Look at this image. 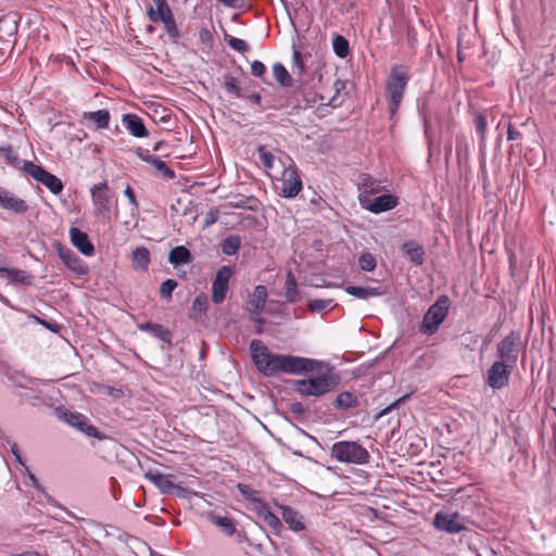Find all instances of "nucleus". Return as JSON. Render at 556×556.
I'll return each mask as SVG.
<instances>
[{
	"instance_id": "nucleus-6",
	"label": "nucleus",
	"mask_w": 556,
	"mask_h": 556,
	"mask_svg": "<svg viewBox=\"0 0 556 556\" xmlns=\"http://www.w3.org/2000/svg\"><path fill=\"white\" fill-rule=\"evenodd\" d=\"M54 413L61 421L71 426L72 428L77 429L87 437L96 438L99 440H104L106 438L104 433H102L94 426L89 424V419L85 415L78 412H72L61 405L55 407Z\"/></svg>"
},
{
	"instance_id": "nucleus-52",
	"label": "nucleus",
	"mask_w": 556,
	"mask_h": 556,
	"mask_svg": "<svg viewBox=\"0 0 556 556\" xmlns=\"http://www.w3.org/2000/svg\"><path fill=\"white\" fill-rule=\"evenodd\" d=\"M304 61L302 53L299 50L293 51L292 55V71L295 73L298 71V74L301 75L304 72Z\"/></svg>"
},
{
	"instance_id": "nucleus-28",
	"label": "nucleus",
	"mask_w": 556,
	"mask_h": 556,
	"mask_svg": "<svg viewBox=\"0 0 556 556\" xmlns=\"http://www.w3.org/2000/svg\"><path fill=\"white\" fill-rule=\"evenodd\" d=\"M150 21L153 23L162 22L164 24L165 31L167 33V35L174 42H176L178 40V38L180 37V34H179V30H178V27H177V24H176V21H175V17H174L172 11H169L168 13H164L162 15V18H155V20H150Z\"/></svg>"
},
{
	"instance_id": "nucleus-59",
	"label": "nucleus",
	"mask_w": 556,
	"mask_h": 556,
	"mask_svg": "<svg viewBox=\"0 0 556 556\" xmlns=\"http://www.w3.org/2000/svg\"><path fill=\"white\" fill-rule=\"evenodd\" d=\"M521 138V132L519 130H517L513 124H509L508 125V128H507V139L508 140H517V139H520Z\"/></svg>"
},
{
	"instance_id": "nucleus-23",
	"label": "nucleus",
	"mask_w": 556,
	"mask_h": 556,
	"mask_svg": "<svg viewBox=\"0 0 556 556\" xmlns=\"http://www.w3.org/2000/svg\"><path fill=\"white\" fill-rule=\"evenodd\" d=\"M267 288L258 285L254 288L253 293L248 302V309L252 315H261L267 301Z\"/></svg>"
},
{
	"instance_id": "nucleus-8",
	"label": "nucleus",
	"mask_w": 556,
	"mask_h": 556,
	"mask_svg": "<svg viewBox=\"0 0 556 556\" xmlns=\"http://www.w3.org/2000/svg\"><path fill=\"white\" fill-rule=\"evenodd\" d=\"M22 170L36 181L46 186L53 194H60L64 189V185L60 178L31 161H25Z\"/></svg>"
},
{
	"instance_id": "nucleus-53",
	"label": "nucleus",
	"mask_w": 556,
	"mask_h": 556,
	"mask_svg": "<svg viewBox=\"0 0 556 556\" xmlns=\"http://www.w3.org/2000/svg\"><path fill=\"white\" fill-rule=\"evenodd\" d=\"M5 24L9 26V34H13L17 31V20L16 14H8L0 18V25Z\"/></svg>"
},
{
	"instance_id": "nucleus-2",
	"label": "nucleus",
	"mask_w": 556,
	"mask_h": 556,
	"mask_svg": "<svg viewBox=\"0 0 556 556\" xmlns=\"http://www.w3.org/2000/svg\"><path fill=\"white\" fill-rule=\"evenodd\" d=\"M409 79L410 76L405 66L396 65L391 68L386 81L388 111L391 117L396 114L403 101Z\"/></svg>"
},
{
	"instance_id": "nucleus-47",
	"label": "nucleus",
	"mask_w": 556,
	"mask_h": 556,
	"mask_svg": "<svg viewBox=\"0 0 556 556\" xmlns=\"http://www.w3.org/2000/svg\"><path fill=\"white\" fill-rule=\"evenodd\" d=\"M456 156L458 162L469 157V144L463 135L456 137Z\"/></svg>"
},
{
	"instance_id": "nucleus-27",
	"label": "nucleus",
	"mask_w": 556,
	"mask_h": 556,
	"mask_svg": "<svg viewBox=\"0 0 556 556\" xmlns=\"http://www.w3.org/2000/svg\"><path fill=\"white\" fill-rule=\"evenodd\" d=\"M192 261H193V257H192L190 251L184 245H178V247L173 248L168 254V262L170 264H173L174 266L189 264Z\"/></svg>"
},
{
	"instance_id": "nucleus-45",
	"label": "nucleus",
	"mask_w": 556,
	"mask_h": 556,
	"mask_svg": "<svg viewBox=\"0 0 556 556\" xmlns=\"http://www.w3.org/2000/svg\"><path fill=\"white\" fill-rule=\"evenodd\" d=\"M473 123H475L476 130H477L478 135L480 136V146H483L484 141H485V134H486V128H488L485 115L481 112L476 113Z\"/></svg>"
},
{
	"instance_id": "nucleus-22",
	"label": "nucleus",
	"mask_w": 556,
	"mask_h": 556,
	"mask_svg": "<svg viewBox=\"0 0 556 556\" xmlns=\"http://www.w3.org/2000/svg\"><path fill=\"white\" fill-rule=\"evenodd\" d=\"M401 250L403 254L406 257H408L414 265L420 266L424 264L426 251L424 245H421L420 243L414 240H408L401 245Z\"/></svg>"
},
{
	"instance_id": "nucleus-17",
	"label": "nucleus",
	"mask_w": 556,
	"mask_h": 556,
	"mask_svg": "<svg viewBox=\"0 0 556 556\" xmlns=\"http://www.w3.org/2000/svg\"><path fill=\"white\" fill-rule=\"evenodd\" d=\"M136 155L143 162L154 166V168L166 179H174L175 172L167 164L154 154L141 148H137Z\"/></svg>"
},
{
	"instance_id": "nucleus-7",
	"label": "nucleus",
	"mask_w": 556,
	"mask_h": 556,
	"mask_svg": "<svg viewBox=\"0 0 556 556\" xmlns=\"http://www.w3.org/2000/svg\"><path fill=\"white\" fill-rule=\"evenodd\" d=\"M521 350V333L519 331H510L496 345L497 361L516 366Z\"/></svg>"
},
{
	"instance_id": "nucleus-21",
	"label": "nucleus",
	"mask_w": 556,
	"mask_h": 556,
	"mask_svg": "<svg viewBox=\"0 0 556 556\" xmlns=\"http://www.w3.org/2000/svg\"><path fill=\"white\" fill-rule=\"evenodd\" d=\"M122 123L125 126V128L136 138H146L149 136V131L142 118L136 114H123Z\"/></svg>"
},
{
	"instance_id": "nucleus-9",
	"label": "nucleus",
	"mask_w": 556,
	"mask_h": 556,
	"mask_svg": "<svg viewBox=\"0 0 556 556\" xmlns=\"http://www.w3.org/2000/svg\"><path fill=\"white\" fill-rule=\"evenodd\" d=\"M516 366L495 361L486 372V383L494 390H500L509 383L510 375Z\"/></svg>"
},
{
	"instance_id": "nucleus-10",
	"label": "nucleus",
	"mask_w": 556,
	"mask_h": 556,
	"mask_svg": "<svg viewBox=\"0 0 556 556\" xmlns=\"http://www.w3.org/2000/svg\"><path fill=\"white\" fill-rule=\"evenodd\" d=\"M92 203L96 207V214L109 215L111 213L113 193L111 192L108 182L102 181L96 184L90 189Z\"/></svg>"
},
{
	"instance_id": "nucleus-51",
	"label": "nucleus",
	"mask_w": 556,
	"mask_h": 556,
	"mask_svg": "<svg viewBox=\"0 0 556 556\" xmlns=\"http://www.w3.org/2000/svg\"><path fill=\"white\" fill-rule=\"evenodd\" d=\"M177 285V281L170 278L163 281L160 288L161 298L165 300H170L172 293L176 289Z\"/></svg>"
},
{
	"instance_id": "nucleus-20",
	"label": "nucleus",
	"mask_w": 556,
	"mask_h": 556,
	"mask_svg": "<svg viewBox=\"0 0 556 556\" xmlns=\"http://www.w3.org/2000/svg\"><path fill=\"white\" fill-rule=\"evenodd\" d=\"M70 238L72 244L84 255L90 256L94 252V247L89 240V237L86 232L81 231L77 227H72L70 229Z\"/></svg>"
},
{
	"instance_id": "nucleus-54",
	"label": "nucleus",
	"mask_w": 556,
	"mask_h": 556,
	"mask_svg": "<svg viewBox=\"0 0 556 556\" xmlns=\"http://www.w3.org/2000/svg\"><path fill=\"white\" fill-rule=\"evenodd\" d=\"M266 73V66L261 61H253L251 64V74L255 77H262Z\"/></svg>"
},
{
	"instance_id": "nucleus-3",
	"label": "nucleus",
	"mask_w": 556,
	"mask_h": 556,
	"mask_svg": "<svg viewBox=\"0 0 556 556\" xmlns=\"http://www.w3.org/2000/svg\"><path fill=\"white\" fill-rule=\"evenodd\" d=\"M330 456L340 463L364 465L369 462L368 451L355 441H339L332 444Z\"/></svg>"
},
{
	"instance_id": "nucleus-26",
	"label": "nucleus",
	"mask_w": 556,
	"mask_h": 556,
	"mask_svg": "<svg viewBox=\"0 0 556 556\" xmlns=\"http://www.w3.org/2000/svg\"><path fill=\"white\" fill-rule=\"evenodd\" d=\"M359 405L358 397L349 391L339 393L332 402V406L336 409H349L356 408Z\"/></svg>"
},
{
	"instance_id": "nucleus-16",
	"label": "nucleus",
	"mask_w": 556,
	"mask_h": 556,
	"mask_svg": "<svg viewBox=\"0 0 556 556\" xmlns=\"http://www.w3.org/2000/svg\"><path fill=\"white\" fill-rule=\"evenodd\" d=\"M0 207L15 214H24L29 210L27 202L0 186Z\"/></svg>"
},
{
	"instance_id": "nucleus-18",
	"label": "nucleus",
	"mask_w": 556,
	"mask_h": 556,
	"mask_svg": "<svg viewBox=\"0 0 556 556\" xmlns=\"http://www.w3.org/2000/svg\"><path fill=\"white\" fill-rule=\"evenodd\" d=\"M276 507L280 510L282 519L290 530L300 532L305 529L304 517L301 513L288 505L276 504Z\"/></svg>"
},
{
	"instance_id": "nucleus-32",
	"label": "nucleus",
	"mask_w": 556,
	"mask_h": 556,
	"mask_svg": "<svg viewBox=\"0 0 556 556\" xmlns=\"http://www.w3.org/2000/svg\"><path fill=\"white\" fill-rule=\"evenodd\" d=\"M0 157L3 159L7 165L21 170L25 162L20 159L17 152L11 146L0 147Z\"/></svg>"
},
{
	"instance_id": "nucleus-19",
	"label": "nucleus",
	"mask_w": 556,
	"mask_h": 556,
	"mask_svg": "<svg viewBox=\"0 0 556 556\" xmlns=\"http://www.w3.org/2000/svg\"><path fill=\"white\" fill-rule=\"evenodd\" d=\"M0 277L8 279L10 283L29 287L34 283V276L23 269L10 268L7 264L0 269Z\"/></svg>"
},
{
	"instance_id": "nucleus-36",
	"label": "nucleus",
	"mask_w": 556,
	"mask_h": 556,
	"mask_svg": "<svg viewBox=\"0 0 556 556\" xmlns=\"http://www.w3.org/2000/svg\"><path fill=\"white\" fill-rule=\"evenodd\" d=\"M207 307V296L203 293L197 295L192 302L189 317L194 320L199 319L206 312Z\"/></svg>"
},
{
	"instance_id": "nucleus-11",
	"label": "nucleus",
	"mask_w": 556,
	"mask_h": 556,
	"mask_svg": "<svg viewBox=\"0 0 556 556\" xmlns=\"http://www.w3.org/2000/svg\"><path fill=\"white\" fill-rule=\"evenodd\" d=\"M232 274V268L226 265L217 270L212 286V301L215 304H219L225 300Z\"/></svg>"
},
{
	"instance_id": "nucleus-31",
	"label": "nucleus",
	"mask_w": 556,
	"mask_h": 556,
	"mask_svg": "<svg viewBox=\"0 0 556 556\" xmlns=\"http://www.w3.org/2000/svg\"><path fill=\"white\" fill-rule=\"evenodd\" d=\"M208 520L220 528L227 535H232L236 532V521L232 517L210 514Z\"/></svg>"
},
{
	"instance_id": "nucleus-4",
	"label": "nucleus",
	"mask_w": 556,
	"mask_h": 556,
	"mask_svg": "<svg viewBox=\"0 0 556 556\" xmlns=\"http://www.w3.org/2000/svg\"><path fill=\"white\" fill-rule=\"evenodd\" d=\"M451 300L447 295H441L425 313L419 325V332L432 336L438 332L440 326L447 316Z\"/></svg>"
},
{
	"instance_id": "nucleus-58",
	"label": "nucleus",
	"mask_w": 556,
	"mask_h": 556,
	"mask_svg": "<svg viewBox=\"0 0 556 556\" xmlns=\"http://www.w3.org/2000/svg\"><path fill=\"white\" fill-rule=\"evenodd\" d=\"M26 472L28 475L29 480L31 481L33 486L40 492H45L43 486L40 484L37 477L30 471L28 467H26Z\"/></svg>"
},
{
	"instance_id": "nucleus-37",
	"label": "nucleus",
	"mask_w": 556,
	"mask_h": 556,
	"mask_svg": "<svg viewBox=\"0 0 556 556\" xmlns=\"http://www.w3.org/2000/svg\"><path fill=\"white\" fill-rule=\"evenodd\" d=\"M240 248L241 238L239 236H229L220 242L222 252L228 256L237 254Z\"/></svg>"
},
{
	"instance_id": "nucleus-34",
	"label": "nucleus",
	"mask_w": 556,
	"mask_h": 556,
	"mask_svg": "<svg viewBox=\"0 0 556 556\" xmlns=\"http://www.w3.org/2000/svg\"><path fill=\"white\" fill-rule=\"evenodd\" d=\"M258 516L263 518V521L271 528L276 533H279L282 529V523L278 516L270 511L268 505L263 503L261 510L258 511Z\"/></svg>"
},
{
	"instance_id": "nucleus-35",
	"label": "nucleus",
	"mask_w": 556,
	"mask_h": 556,
	"mask_svg": "<svg viewBox=\"0 0 556 556\" xmlns=\"http://www.w3.org/2000/svg\"><path fill=\"white\" fill-rule=\"evenodd\" d=\"M285 288H286V293H285L286 301L288 303L296 302L300 298V292H299V288H298V281L294 277V275L292 274V271L287 273Z\"/></svg>"
},
{
	"instance_id": "nucleus-14",
	"label": "nucleus",
	"mask_w": 556,
	"mask_h": 556,
	"mask_svg": "<svg viewBox=\"0 0 556 556\" xmlns=\"http://www.w3.org/2000/svg\"><path fill=\"white\" fill-rule=\"evenodd\" d=\"M144 477L152 482L162 494H174L180 488L175 483L174 475H164L157 470H149Z\"/></svg>"
},
{
	"instance_id": "nucleus-42",
	"label": "nucleus",
	"mask_w": 556,
	"mask_h": 556,
	"mask_svg": "<svg viewBox=\"0 0 556 556\" xmlns=\"http://www.w3.org/2000/svg\"><path fill=\"white\" fill-rule=\"evenodd\" d=\"M256 153L258 155L260 164L266 168L271 169L274 167L275 155L266 149L265 146H258L256 149Z\"/></svg>"
},
{
	"instance_id": "nucleus-44",
	"label": "nucleus",
	"mask_w": 556,
	"mask_h": 556,
	"mask_svg": "<svg viewBox=\"0 0 556 556\" xmlns=\"http://www.w3.org/2000/svg\"><path fill=\"white\" fill-rule=\"evenodd\" d=\"M237 490L240 492V494L247 501H250V502H253V503H260V504L263 505L264 502L260 497V492L256 491V490H253L249 484L238 483L237 484Z\"/></svg>"
},
{
	"instance_id": "nucleus-15",
	"label": "nucleus",
	"mask_w": 556,
	"mask_h": 556,
	"mask_svg": "<svg viewBox=\"0 0 556 556\" xmlns=\"http://www.w3.org/2000/svg\"><path fill=\"white\" fill-rule=\"evenodd\" d=\"M362 204L371 213L379 214L394 208L397 205V198L392 194H382L372 199L368 204L367 197H361Z\"/></svg>"
},
{
	"instance_id": "nucleus-50",
	"label": "nucleus",
	"mask_w": 556,
	"mask_h": 556,
	"mask_svg": "<svg viewBox=\"0 0 556 556\" xmlns=\"http://www.w3.org/2000/svg\"><path fill=\"white\" fill-rule=\"evenodd\" d=\"M225 40L227 41L230 48L240 53H244L250 49V46L244 40L232 37L228 34H225Z\"/></svg>"
},
{
	"instance_id": "nucleus-13",
	"label": "nucleus",
	"mask_w": 556,
	"mask_h": 556,
	"mask_svg": "<svg viewBox=\"0 0 556 556\" xmlns=\"http://www.w3.org/2000/svg\"><path fill=\"white\" fill-rule=\"evenodd\" d=\"M434 526L448 533H459L466 529L465 518L458 513L445 514L437 513L434 516Z\"/></svg>"
},
{
	"instance_id": "nucleus-61",
	"label": "nucleus",
	"mask_w": 556,
	"mask_h": 556,
	"mask_svg": "<svg viewBox=\"0 0 556 556\" xmlns=\"http://www.w3.org/2000/svg\"><path fill=\"white\" fill-rule=\"evenodd\" d=\"M309 202H311V204L316 205V206H318V205H320V204L326 205L325 200H324L319 194H317V193H314V195H313V198L309 200Z\"/></svg>"
},
{
	"instance_id": "nucleus-5",
	"label": "nucleus",
	"mask_w": 556,
	"mask_h": 556,
	"mask_svg": "<svg viewBox=\"0 0 556 556\" xmlns=\"http://www.w3.org/2000/svg\"><path fill=\"white\" fill-rule=\"evenodd\" d=\"M345 89V81L341 79H336L332 84L333 94L328 97L318 92L311 91H298L296 97H302V100L296 98L298 109H308L314 106L316 103H320L321 105H329L331 108H338L342 104V99L340 98V92Z\"/></svg>"
},
{
	"instance_id": "nucleus-12",
	"label": "nucleus",
	"mask_w": 556,
	"mask_h": 556,
	"mask_svg": "<svg viewBox=\"0 0 556 556\" xmlns=\"http://www.w3.org/2000/svg\"><path fill=\"white\" fill-rule=\"evenodd\" d=\"M302 190V180L295 166L287 167L281 177L280 195L283 198H294Z\"/></svg>"
},
{
	"instance_id": "nucleus-1",
	"label": "nucleus",
	"mask_w": 556,
	"mask_h": 556,
	"mask_svg": "<svg viewBox=\"0 0 556 556\" xmlns=\"http://www.w3.org/2000/svg\"><path fill=\"white\" fill-rule=\"evenodd\" d=\"M250 352L256 368L265 376L309 372V377L294 381V390L302 396H324L334 391L341 382L340 375L328 364L301 356L271 353L261 340H252Z\"/></svg>"
},
{
	"instance_id": "nucleus-30",
	"label": "nucleus",
	"mask_w": 556,
	"mask_h": 556,
	"mask_svg": "<svg viewBox=\"0 0 556 556\" xmlns=\"http://www.w3.org/2000/svg\"><path fill=\"white\" fill-rule=\"evenodd\" d=\"M132 267L147 270L150 264V252L146 247H138L132 251Z\"/></svg>"
},
{
	"instance_id": "nucleus-49",
	"label": "nucleus",
	"mask_w": 556,
	"mask_h": 556,
	"mask_svg": "<svg viewBox=\"0 0 556 556\" xmlns=\"http://www.w3.org/2000/svg\"><path fill=\"white\" fill-rule=\"evenodd\" d=\"M358 265L362 270L371 271L376 268L377 262H376L375 256L371 253L365 252V253L361 254V256L358 258Z\"/></svg>"
},
{
	"instance_id": "nucleus-63",
	"label": "nucleus",
	"mask_w": 556,
	"mask_h": 556,
	"mask_svg": "<svg viewBox=\"0 0 556 556\" xmlns=\"http://www.w3.org/2000/svg\"><path fill=\"white\" fill-rule=\"evenodd\" d=\"M404 400V397L397 400L396 402L392 403L391 405H389L388 407H386L381 413L380 415H386L387 413H389L393 407H395L400 402H402Z\"/></svg>"
},
{
	"instance_id": "nucleus-43",
	"label": "nucleus",
	"mask_w": 556,
	"mask_h": 556,
	"mask_svg": "<svg viewBox=\"0 0 556 556\" xmlns=\"http://www.w3.org/2000/svg\"><path fill=\"white\" fill-rule=\"evenodd\" d=\"M224 88L227 93L232 94L237 98H241V88L235 76L231 74L224 75Z\"/></svg>"
},
{
	"instance_id": "nucleus-33",
	"label": "nucleus",
	"mask_w": 556,
	"mask_h": 556,
	"mask_svg": "<svg viewBox=\"0 0 556 556\" xmlns=\"http://www.w3.org/2000/svg\"><path fill=\"white\" fill-rule=\"evenodd\" d=\"M345 292L350 295H353L357 299L366 300L370 296H378L381 295L382 292L379 288H372V287H358V286H346Z\"/></svg>"
},
{
	"instance_id": "nucleus-40",
	"label": "nucleus",
	"mask_w": 556,
	"mask_h": 556,
	"mask_svg": "<svg viewBox=\"0 0 556 556\" xmlns=\"http://www.w3.org/2000/svg\"><path fill=\"white\" fill-rule=\"evenodd\" d=\"M155 4L154 7H149L147 10V15L149 20L162 18L164 13H168L170 10L166 0H152Z\"/></svg>"
},
{
	"instance_id": "nucleus-57",
	"label": "nucleus",
	"mask_w": 556,
	"mask_h": 556,
	"mask_svg": "<svg viewBox=\"0 0 556 556\" xmlns=\"http://www.w3.org/2000/svg\"><path fill=\"white\" fill-rule=\"evenodd\" d=\"M218 217H219L218 211L207 212L205 215V218H204V225L210 226V225L215 224L217 222Z\"/></svg>"
},
{
	"instance_id": "nucleus-56",
	"label": "nucleus",
	"mask_w": 556,
	"mask_h": 556,
	"mask_svg": "<svg viewBox=\"0 0 556 556\" xmlns=\"http://www.w3.org/2000/svg\"><path fill=\"white\" fill-rule=\"evenodd\" d=\"M124 193H125V195L128 198V200H129V202L131 203V205H132L136 210H138L139 204H138V202H137L136 194H135V192H134L132 188H131L129 185H127V187H126V189H125Z\"/></svg>"
},
{
	"instance_id": "nucleus-24",
	"label": "nucleus",
	"mask_w": 556,
	"mask_h": 556,
	"mask_svg": "<svg viewBox=\"0 0 556 556\" xmlns=\"http://www.w3.org/2000/svg\"><path fill=\"white\" fill-rule=\"evenodd\" d=\"M137 328L141 331L149 332L153 337L160 339L162 342L167 344V348H172L173 333L164 326L148 321L138 324Z\"/></svg>"
},
{
	"instance_id": "nucleus-38",
	"label": "nucleus",
	"mask_w": 556,
	"mask_h": 556,
	"mask_svg": "<svg viewBox=\"0 0 556 556\" xmlns=\"http://www.w3.org/2000/svg\"><path fill=\"white\" fill-rule=\"evenodd\" d=\"M229 205L233 208H244V210L257 212L261 206V202L256 197L250 195V197H244L242 199H239L237 201H231L229 203Z\"/></svg>"
},
{
	"instance_id": "nucleus-46",
	"label": "nucleus",
	"mask_w": 556,
	"mask_h": 556,
	"mask_svg": "<svg viewBox=\"0 0 556 556\" xmlns=\"http://www.w3.org/2000/svg\"><path fill=\"white\" fill-rule=\"evenodd\" d=\"M359 185L363 193L375 194L380 191V184L369 175H363Z\"/></svg>"
},
{
	"instance_id": "nucleus-25",
	"label": "nucleus",
	"mask_w": 556,
	"mask_h": 556,
	"mask_svg": "<svg viewBox=\"0 0 556 556\" xmlns=\"http://www.w3.org/2000/svg\"><path fill=\"white\" fill-rule=\"evenodd\" d=\"M59 256L72 271L76 273L77 275L87 274V266L71 249L60 248Z\"/></svg>"
},
{
	"instance_id": "nucleus-60",
	"label": "nucleus",
	"mask_w": 556,
	"mask_h": 556,
	"mask_svg": "<svg viewBox=\"0 0 556 556\" xmlns=\"http://www.w3.org/2000/svg\"><path fill=\"white\" fill-rule=\"evenodd\" d=\"M242 1L243 0H218V2L229 8H240Z\"/></svg>"
},
{
	"instance_id": "nucleus-39",
	"label": "nucleus",
	"mask_w": 556,
	"mask_h": 556,
	"mask_svg": "<svg viewBox=\"0 0 556 556\" xmlns=\"http://www.w3.org/2000/svg\"><path fill=\"white\" fill-rule=\"evenodd\" d=\"M273 75L280 86L290 87L292 85V77L290 76L289 72L286 70L283 64L275 63L273 65Z\"/></svg>"
},
{
	"instance_id": "nucleus-64",
	"label": "nucleus",
	"mask_w": 556,
	"mask_h": 556,
	"mask_svg": "<svg viewBox=\"0 0 556 556\" xmlns=\"http://www.w3.org/2000/svg\"><path fill=\"white\" fill-rule=\"evenodd\" d=\"M291 410L293 413H303V407L301 403H294L291 405Z\"/></svg>"
},
{
	"instance_id": "nucleus-48",
	"label": "nucleus",
	"mask_w": 556,
	"mask_h": 556,
	"mask_svg": "<svg viewBox=\"0 0 556 556\" xmlns=\"http://www.w3.org/2000/svg\"><path fill=\"white\" fill-rule=\"evenodd\" d=\"M332 307H333V305H332L331 299H328V300L316 299V300H311L307 303V308L313 313H321L326 309H331Z\"/></svg>"
},
{
	"instance_id": "nucleus-62",
	"label": "nucleus",
	"mask_w": 556,
	"mask_h": 556,
	"mask_svg": "<svg viewBox=\"0 0 556 556\" xmlns=\"http://www.w3.org/2000/svg\"><path fill=\"white\" fill-rule=\"evenodd\" d=\"M249 99H250L252 102L256 103V104H260V103H261V101H262V97H261V94H260V93H257V92H253V93H251V94L249 96Z\"/></svg>"
},
{
	"instance_id": "nucleus-29",
	"label": "nucleus",
	"mask_w": 556,
	"mask_h": 556,
	"mask_svg": "<svg viewBox=\"0 0 556 556\" xmlns=\"http://www.w3.org/2000/svg\"><path fill=\"white\" fill-rule=\"evenodd\" d=\"M84 119L93 123L97 128H108L111 115L108 110H98L94 112H85Z\"/></svg>"
},
{
	"instance_id": "nucleus-55",
	"label": "nucleus",
	"mask_w": 556,
	"mask_h": 556,
	"mask_svg": "<svg viewBox=\"0 0 556 556\" xmlns=\"http://www.w3.org/2000/svg\"><path fill=\"white\" fill-rule=\"evenodd\" d=\"M36 319L40 325L45 326L47 329H49L50 331H52L54 333H59L62 329V326L55 321H48V320H45V319H41L38 317H36Z\"/></svg>"
},
{
	"instance_id": "nucleus-41",
	"label": "nucleus",
	"mask_w": 556,
	"mask_h": 556,
	"mask_svg": "<svg viewBox=\"0 0 556 556\" xmlns=\"http://www.w3.org/2000/svg\"><path fill=\"white\" fill-rule=\"evenodd\" d=\"M332 48H333V51L334 53L339 56V58H346L349 54H350V43H349V40L341 36V35H336L333 40H332Z\"/></svg>"
}]
</instances>
